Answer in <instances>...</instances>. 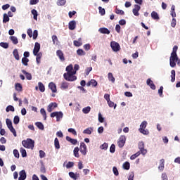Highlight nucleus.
<instances>
[{
	"label": "nucleus",
	"instance_id": "nucleus-1",
	"mask_svg": "<svg viewBox=\"0 0 180 180\" xmlns=\"http://www.w3.org/2000/svg\"><path fill=\"white\" fill-rule=\"evenodd\" d=\"M75 74L76 72H65L63 75V78L65 81H68L69 82L77 81V76H75Z\"/></svg>",
	"mask_w": 180,
	"mask_h": 180
},
{
	"label": "nucleus",
	"instance_id": "nucleus-2",
	"mask_svg": "<svg viewBox=\"0 0 180 180\" xmlns=\"http://www.w3.org/2000/svg\"><path fill=\"white\" fill-rule=\"evenodd\" d=\"M22 144L25 148H31V150H33L34 148V141L27 139V140H23L22 141Z\"/></svg>",
	"mask_w": 180,
	"mask_h": 180
},
{
	"label": "nucleus",
	"instance_id": "nucleus-3",
	"mask_svg": "<svg viewBox=\"0 0 180 180\" xmlns=\"http://www.w3.org/2000/svg\"><path fill=\"white\" fill-rule=\"evenodd\" d=\"M146 127H147V121H143L141 122V124L140 125L139 131H140V133H141L142 134L147 136L148 134H150V132L148 131V129H145Z\"/></svg>",
	"mask_w": 180,
	"mask_h": 180
},
{
	"label": "nucleus",
	"instance_id": "nucleus-4",
	"mask_svg": "<svg viewBox=\"0 0 180 180\" xmlns=\"http://www.w3.org/2000/svg\"><path fill=\"white\" fill-rule=\"evenodd\" d=\"M178 55L175 53H171V56L169 58V64L170 67L174 68L176 65V61H178Z\"/></svg>",
	"mask_w": 180,
	"mask_h": 180
},
{
	"label": "nucleus",
	"instance_id": "nucleus-5",
	"mask_svg": "<svg viewBox=\"0 0 180 180\" xmlns=\"http://www.w3.org/2000/svg\"><path fill=\"white\" fill-rule=\"evenodd\" d=\"M50 116L51 117H56V122H60L63 119L64 114L61 111H55L51 112Z\"/></svg>",
	"mask_w": 180,
	"mask_h": 180
},
{
	"label": "nucleus",
	"instance_id": "nucleus-6",
	"mask_svg": "<svg viewBox=\"0 0 180 180\" xmlns=\"http://www.w3.org/2000/svg\"><path fill=\"white\" fill-rule=\"evenodd\" d=\"M110 47L113 51L117 52L120 51V45L115 41L110 42Z\"/></svg>",
	"mask_w": 180,
	"mask_h": 180
},
{
	"label": "nucleus",
	"instance_id": "nucleus-7",
	"mask_svg": "<svg viewBox=\"0 0 180 180\" xmlns=\"http://www.w3.org/2000/svg\"><path fill=\"white\" fill-rule=\"evenodd\" d=\"M125 143H126V136H121L117 142L118 147H120V148H122V147H124Z\"/></svg>",
	"mask_w": 180,
	"mask_h": 180
},
{
	"label": "nucleus",
	"instance_id": "nucleus-8",
	"mask_svg": "<svg viewBox=\"0 0 180 180\" xmlns=\"http://www.w3.org/2000/svg\"><path fill=\"white\" fill-rule=\"evenodd\" d=\"M57 103H49L47 107V112H49V113H51L56 109V108H57Z\"/></svg>",
	"mask_w": 180,
	"mask_h": 180
},
{
	"label": "nucleus",
	"instance_id": "nucleus-9",
	"mask_svg": "<svg viewBox=\"0 0 180 180\" xmlns=\"http://www.w3.org/2000/svg\"><path fill=\"white\" fill-rule=\"evenodd\" d=\"M79 151L83 155H86V145L85 143H80Z\"/></svg>",
	"mask_w": 180,
	"mask_h": 180
},
{
	"label": "nucleus",
	"instance_id": "nucleus-10",
	"mask_svg": "<svg viewBox=\"0 0 180 180\" xmlns=\"http://www.w3.org/2000/svg\"><path fill=\"white\" fill-rule=\"evenodd\" d=\"M56 56H57V57H58V58H59V60H60V61H62V62L65 61V57H64V53L63 52V51L58 50L56 51Z\"/></svg>",
	"mask_w": 180,
	"mask_h": 180
},
{
	"label": "nucleus",
	"instance_id": "nucleus-11",
	"mask_svg": "<svg viewBox=\"0 0 180 180\" xmlns=\"http://www.w3.org/2000/svg\"><path fill=\"white\" fill-rule=\"evenodd\" d=\"M39 51H40V44H39V42H36L33 49L34 56L37 55V53H39Z\"/></svg>",
	"mask_w": 180,
	"mask_h": 180
},
{
	"label": "nucleus",
	"instance_id": "nucleus-12",
	"mask_svg": "<svg viewBox=\"0 0 180 180\" xmlns=\"http://www.w3.org/2000/svg\"><path fill=\"white\" fill-rule=\"evenodd\" d=\"M140 9H141V7L137 4L134 5V8H133L132 12L134 15V16H139V15H140V13H139V11H140Z\"/></svg>",
	"mask_w": 180,
	"mask_h": 180
},
{
	"label": "nucleus",
	"instance_id": "nucleus-13",
	"mask_svg": "<svg viewBox=\"0 0 180 180\" xmlns=\"http://www.w3.org/2000/svg\"><path fill=\"white\" fill-rule=\"evenodd\" d=\"M49 88L52 91L53 94H56L57 92V86L54 82H50L49 84Z\"/></svg>",
	"mask_w": 180,
	"mask_h": 180
},
{
	"label": "nucleus",
	"instance_id": "nucleus-14",
	"mask_svg": "<svg viewBox=\"0 0 180 180\" xmlns=\"http://www.w3.org/2000/svg\"><path fill=\"white\" fill-rule=\"evenodd\" d=\"M19 175H20V176L18 178V180H25V179H26V177H27L26 171L21 170L19 172Z\"/></svg>",
	"mask_w": 180,
	"mask_h": 180
},
{
	"label": "nucleus",
	"instance_id": "nucleus-15",
	"mask_svg": "<svg viewBox=\"0 0 180 180\" xmlns=\"http://www.w3.org/2000/svg\"><path fill=\"white\" fill-rule=\"evenodd\" d=\"M68 27L70 30H75V27H77V22L75 20L70 21Z\"/></svg>",
	"mask_w": 180,
	"mask_h": 180
},
{
	"label": "nucleus",
	"instance_id": "nucleus-16",
	"mask_svg": "<svg viewBox=\"0 0 180 180\" xmlns=\"http://www.w3.org/2000/svg\"><path fill=\"white\" fill-rule=\"evenodd\" d=\"M98 32L102 34H110V31L106 27H101L98 30Z\"/></svg>",
	"mask_w": 180,
	"mask_h": 180
},
{
	"label": "nucleus",
	"instance_id": "nucleus-17",
	"mask_svg": "<svg viewBox=\"0 0 180 180\" xmlns=\"http://www.w3.org/2000/svg\"><path fill=\"white\" fill-rule=\"evenodd\" d=\"M67 141H69V143H71V144H73V146H75L77 144L78 141L77 139H74L70 136H66Z\"/></svg>",
	"mask_w": 180,
	"mask_h": 180
},
{
	"label": "nucleus",
	"instance_id": "nucleus-18",
	"mask_svg": "<svg viewBox=\"0 0 180 180\" xmlns=\"http://www.w3.org/2000/svg\"><path fill=\"white\" fill-rule=\"evenodd\" d=\"M92 85V86H98V82H96V80L94 79H91V81L88 82L86 83V86H89Z\"/></svg>",
	"mask_w": 180,
	"mask_h": 180
},
{
	"label": "nucleus",
	"instance_id": "nucleus-19",
	"mask_svg": "<svg viewBox=\"0 0 180 180\" xmlns=\"http://www.w3.org/2000/svg\"><path fill=\"white\" fill-rule=\"evenodd\" d=\"M146 84L152 89H153V90L155 89V84H154V83H153V80H151V79H148L146 81Z\"/></svg>",
	"mask_w": 180,
	"mask_h": 180
},
{
	"label": "nucleus",
	"instance_id": "nucleus-20",
	"mask_svg": "<svg viewBox=\"0 0 180 180\" xmlns=\"http://www.w3.org/2000/svg\"><path fill=\"white\" fill-rule=\"evenodd\" d=\"M73 44L74 46H75L76 47H79L81 46H82V39L79 38L78 40H75L73 41Z\"/></svg>",
	"mask_w": 180,
	"mask_h": 180
},
{
	"label": "nucleus",
	"instance_id": "nucleus-21",
	"mask_svg": "<svg viewBox=\"0 0 180 180\" xmlns=\"http://www.w3.org/2000/svg\"><path fill=\"white\" fill-rule=\"evenodd\" d=\"M69 176H70L72 179L77 180L78 178H79V174H75L74 172H69Z\"/></svg>",
	"mask_w": 180,
	"mask_h": 180
},
{
	"label": "nucleus",
	"instance_id": "nucleus-22",
	"mask_svg": "<svg viewBox=\"0 0 180 180\" xmlns=\"http://www.w3.org/2000/svg\"><path fill=\"white\" fill-rule=\"evenodd\" d=\"M34 56H36V61L37 64H40V61L41 60V57L43 56V53H41V52H39L37 53V55H34Z\"/></svg>",
	"mask_w": 180,
	"mask_h": 180
},
{
	"label": "nucleus",
	"instance_id": "nucleus-23",
	"mask_svg": "<svg viewBox=\"0 0 180 180\" xmlns=\"http://www.w3.org/2000/svg\"><path fill=\"white\" fill-rule=\"evenodd\" d=\"M70 86V83L67 82H62L60 84V89H68Z\"/></svg>",
	"mask_w": 180,
	"mask_h": 180
},
{
	"label": "nucleus",
	"instance_id": "nucleus-24",
	"mask_svg": "<svg viewBox=\"0 0 180 180\" xmlns=\"http://www.w3.org/2000/svg\"><path fill=\"white\" fill-rule=\"evenodd\" d=\"M151 18L152 19H154V20H160V16L158 15V13L155 11H153L151 13Z\"/></svg>",
	"mask_w": 180,
	"mask_h": 180
},
{
	"label": "nucleus",
	"instance_id": "nucleus-25",
	"mask_svg": "<svg viewBox=\"0 0 180 180\" xmlns=\"http://www.w3.org/2000/svg\"><path fill=\"white\" fill-rule=\"evenodd\" d=\"M160 165L158 167L159 171H164V164L165 163V160L161 159L160 161Z\"/></svg>",
	"mask_w": 180,
	"mask_h": 180
},
{
	"label": "nucleus",
	"instance_id": "nucleus-26",
	"mask_svg": "<svg viewBox=\"0 0 180 180\" xmlns=\"http://www.w3.org/2000/svg\"><path fill=\"white\" fill-rule=\"evenodd\" d=\"M73 153L76 158H79V148L75 147L74 148Z\"/></svg>",
	"mask_w": 180,
	"mask_h": 180
},
{
	"label": "nucleus",
	"instance_id": "nucleus-27",
	"mask_svg": "<svg viewBox=\"0 0 180 180\" xmlns=\"http://www.w3.org/2000/svg\"><path fill=\"white\" fill-rule=\"evenodd\" d=\"M22 74L25 75V77L28 79V81L32 80V74L26 72V70H22Z\"/></svg>",
	"mask_w": 180,
	"mask_h": 180
},
{
	"label": "nucleus",
	"instance_id": "nucleus-28",
	"mask_svg": "<svg viewBox=\"0 0 180 180\" xmlns=\"http://www.w3.org/2000/svg\"><path fill=\"white\" fill-rule=\"evenodd\" d=\"M92 131H94V128L89 127L86 128L83 131L84 134H91Z\"/></svg>",
	"mask_w": 180,
	"mask_h": 180
},
{
	"label": "nucleus",
	"instance_id": "nucleus-29",
	"mask_svg": "<svg viewBox=\"0 0 180 180\" xmlns=\"http://www.w3.org/2000/svg\"><path fill=\"white\" fill-rule=\"evenodd\" d=\"M13 55L14 56V58L15 60H20V58L19 57V52L18 51V49H14L13 51Z\"/></svg>",
	"mask_w": 180,
	"mask_h": 180
},
{
	"label": "nucleus",
	"instance_id": "nucleus-30",
	"mask_svg": "<svg viewBox=\"0 0 180 180\" xmlns=\"http://www.w3.org/2000/svg\"><path fill=\"white\" fill-rule=\"evenodd\" d=\"M38 86L40 92H44L46 91V88L44 87V84H43V83L39 82L38 83Z\"/></svg>",
	"mask_w": 180,
	"mask_h": 180
},
{
	"label": "nucleus",
	"instance_id": "nucleus-31",
	"mask_svg": "<svg viewBox=\"0 0 180 180\" xmlns=\"http://www.w3.org/2000/svg\"><path fill=\"white\" fill-rule=\"evenodd\" d=\"M54 146L56 150H60V141H58V138H56L54 140Z\"/></svg>",
	"mask_w": 180,
	"mask_h": 180
},
{
	"label": "nucleus",
	"instance_id": "nucleus-32",
	"mask_svg": "<svg viewBox=\"0 0 180 180\" xmlns=\"http://www.w3.org/2000/svg\"><path fill=\"white\" fill-rule=\"evenodd\" d=\"M10 40L14 44H18L19 43V41L18 40V37L15 36L10 37Z\"/></svg>",
	"mask_w": 180,
	"mask_h": 180
},
{
	"label": "nucleus",
	"instance_id": "nucleus-33",
	"mask_svg": "<svg viewBox=\"0 0 180 180\" xmlns=\"http://www.w3.org/2000/svg\"><path fill=\"white\" fill-rule=\"evenodd\" d=\"M10 18L8 15V14L4 13L3 15V23H8V22H9Z\"/></svg>",
	"mask_w": 180,
	"mask_h": 180
},
{
	"label": "nucleus",
	"instance_id": "nucleus-34",
	"mask_svg": "<svg viewBox=\"0 0 180 180\" xmlns=\"http://www.w3.org/2000/svg\"><path fill=\"white\" fill-rule=\"evenodd\" d=\"M66 71L67 72H75V71H74V67H72V65H69L67 66Z\"/></svg>",
	"mask_w": 180,
	"mask_h": 180
},
{
	"label": "nucleus",
	"instance_id": "nucleus-35",
	"mask_svg": "<svg viewBox=\"0 0 180 180\" xmlns=\"http://www.w3.org/2000/svg\"><path fill=\"white\" fill-rule=\"evenodd\" d=\"M108 77L109 81H111V82H112V84H114L115 79V77H113V74H112L111 72H109L108 74Z\"/></svg>",
	"mask_w": 180,
	"mask_h": 180
},
{
	"label": "nucleus",
	"instance_id": "nucleus-36",
	"mask_svg": "<svg viewBox=\"0 0 180 180\" xmlns=\"http://www.w3.org/2000/svg\"><path fill=\"white\" fill-rule=\"evenodd\" d=\"M40 113H41V115H42L44 120H46V119H47V114H46V110H44V108H41L40 110Z\"/></svg>",
	"mask_w": 180,
	"mask_h": 180
},
{
	"label": "nucleus",
	"instance_id": "nucleus-37",
	"mask_svg": "<svg viewBox=\"0 0 180 180\" xmlns=\"http://www.w3.org/2000/svg\"><path fill=\"white\" fill-rule=\"evenodd\" d=\"M99 13L101 16H104L105 15L106 11H105V8H102L101 6L98 7Z\"/></svg>",
	"mask_w": 180,
	"mask_h": 180
},
{
	"label": "nucleus",
	"instance_id": "nucleus-38",
	"mask_svg": "<svg viewBox=\"0 0 180 180\" xmlns=\"http://www.w3.org/2000/svg\"><path fill=\"white\" fill-rule=\"evenodd\" d=\"M35 125L37 126V127H38V129H39L40 130H44V125H43V123L41 122H36Z\"/></svg>",
	"mask_w": 180,
	"mask_h": 180
},
{
	"label": "nucleus",
	"instance_id": "nucleus-39",
	"mask_svg": "<svg viewBox=\"0 0 180 180\" xmlns=\"http://www.w3.org/2000/svg\"><path fill=\"white\" fill-rule=\"evenodd\" d=\"M20 152L21 153L22 157H23V158L27 157V153H26V149L21 148L20 149Z\"/></svg>",
	"mask_w": 180,
	"mask_h": 180
},
{
	"label": "nucleus",
	"instance_id": "nucleus-40",
	"mask_svg": "<svg viewBox=\"0 0 180 180\" xmlns=\"http://www.w3.org/2000/svg\"><path fill=\"white\" fill-rule=\"evenodd\" d=\"M15 86V89L18 91V92H22V84H20V83H16Z\"/></svg>",
	"mask_w": 180,
	"mask_h": 180
},
{
	"label": "nucleus",
	"instance_id": "nucleus-41",
	"mask_svg": "<svg viewBox=\"0 0 180 180\" xmlns=\"http://www.w3.org/2000/svg\"><path fill=\"white\" fill-rule=\"evenodd\" d=\"M6 112H15V107L13 105H8L6 108Z\"/></svg>",
	"mask_w": 180,
	"mask_h": 180
},
{
	"label": "nucleus",
	"instance_id": "nucleus-42",
	"mask_svg": "<svg viewBox=\"0 0 180 180\" xmlns=\"http://www.w3.org/2000/svg\"><path fill=\"white\" fill-rule=\"evenodd\" d=\"M82 112L83 113H84L85 115H87V113H89V112H91V107L87 106L85 107L82 109Z\"/></svg>",
	"mask_w": 180,
	"mask_h": 180
},
{
	"label": "nucleus",
	"instance_id": "nucleus-43",
	"mask_svg": "<svg viewBox=\"0 0 180 180\" xmlns=\"http://www.w3.org/2000/svg\"><path fill=\"white\" fill-rule=\"evenodd\" d=\"M171 82H175V70H172L171 71Z\"/></svg>",
	"mask_w": 180,
	"mask_h": 180
},
{
	"label": "nucleus",
	"instance_id": "nucleus-44",
	"mask_svg": "<svg viewBox=\"0 0 180 180\" xmlns=\"http://www.w3.org/2000/svg\"><path fill=\"white\" fill-rule=\"evenodd\" d=\"M6 123L7 124V127L8 129L11 128V127H13V125H12V121L10 120V119H6Z\"/></svg>",
	"mask_w": 180,
	"mask_h": 180
},
{
	"label": "nucleus",
	"instance_id": "nucleus-45",
	"mask_svg": "<svg viewBox=\"0 0 180 180\" xmlns=\"http://www.w3.org/2000/svg\"><path fill=\"white\" fill-rule=\"evenodd\" d=\"M66 2L67 1L65 0H58L57 5H58V6H64Z\"/></svg>",
	"mask_w": 180,
	"mask_h": 180
},
{
	"label": "nucleus",
	"instance_id": "nucleus-46",
	"mask_svg": "<svg viewBox=\"0 0 180 180\" xmlns=\"http://www.w3.org/2000/svg\"><path fill=\"white\" fill-rule=\"evenodd\" d=\"M123 168L124 169H127V170L130 169V163L129 162H125L123 164Z\"/></svg>",
	"mask_w": 180,
	"mask_h": 180
},
{
	"label": "nucleus",
	"instance_id": "nucleus-47",
	"mask_svg": "<svg viewBox=\"0 0 180 180\" xmlns=\"http://www.w3.org/2000/svg\"><path fill=\"white\" fill-rule=\"evenodd\" d=\"M8 129L11 133H13L14 137H18V134H16V130L15 129V128H13V127H11L10 128H8Z\"/></svg>",
	"mask_w": 180,
	"mask_h": 180
},
{
	"label": "nucleus",
	"instance_id": "nucleus-48",
	"mask_svg": "<svg viewBox=\"0 0 180 180\" xmlns=\"http://www.w3.org/2000/svg\"><path fill=\"white\" fill-rule=\"evenodd\" d=\"M8 129L11 133H13L14 137H18V134H16V130L15 129V128H13V127H11L10 128H8Z\"/></svg>",
	"mask_w": 180,
	"mask_h": 180
},
{
	"label": "nucleus",
	"instance_id": "nucleus-49",
	"mask_svg": "<svg viewBox=\"0 0 180 180\" xmlns=\"http://www.w3.org/2000/svg\"><path fill=\"white\" fill-rule=\"evenodd\" d=\"M19 122H20V118H19V116L15 115L13 119L14 124H18Z\"/></svg>",
	"mask_w": 180,
	"mask_h": 180
},
{
	"label": "nucleus",
	"instance_id": "nucleus-50",
	"mask_svg": "<svg viewBox=\"0 0 180 180\" xmlns=\"http://www.w3.org/2000/svg\"><path fill=\"white\" fill-rule=\"evenodd\" d=\"M107 103L110 108H114V109H116V104H115L113 101L110 100Z\"/></svg>",
	"mask_w": 180,
	"mask_h": 180
},
{
	"label": "nucleus",
	"instance_id": "nucleus-51",
	"mask_svg": "<svg viewBox=\"0 0 180 180\" xmlns=\"http://www.w3.org/2000/svg\"><path fill=\"white\" fill-rule=\"evenodd\" d=\"M32 14L34 15V20H37V11L36 9H33L31 11Z\"/></svg>",
	"mask_w": 180,
	"mask_h": 180
},
{
	"label": "nucleus",
	"instance_id": "nucleus-52",
	"mask_svg": "<svg viewBox=\"0 0 180 180\" xmlns=\"http://www.w3.org/2000/svg\"><path fill=\"white\" fill-rule=\"evenodd\" d=\"M22 63L23 65L27 66L28 65L27 63H29V58H22Z\"/></svg>",
	"mask_w": 180,
	"mask_h": 180
},
{
	"label": "nucleus",
	"instance_id": "nucleus-53",
	"mask_svg": "<svg viewBox=\"0 0 180 180\" xmlns=\"http://www.w3.org/2000/svg\"><path fill=\"white\" fill-rule=\"evenodd\" d=\"M77 56H85L86 53L82 49H78L77 51Z\"/></svg>",
	"mask_w": 180,
	"mask_h": 180
},
{
	"label": "nucleus",
	"instance_id": "nucleus-54",
	"mask_svg": "<svg viewBox=\"0 0 180 180\" xmlns=\"http://www.w3.org/2000/svg\"><path fill=\"white\" fill-rule=\"evenodd\" d=\"M0 46L1 47H3V49H8L9 47V44L6 42H1Z\"/></svg>",
	"mask_w": 180,
	"mask_h": 180
},
{
	"label": "nucleus",
	"instance_id": "nucleus-55",
	"mask_svg": "<svg viewBox=\"0 0 180 180\" xmlns=\"http://www.w3.org/2000/svg\"><path fill=\"white\" fill-rule=\"evenodd\" d=\"M68 131L69 133H72V134H73V136H77V131H75V129H74L73 128H69L68 129Z\"/></svg>",
	"mask_w": 180,
	"mask_h": 180
},
{
	"label": "nucleus",
	"instance_id": "nucleus-56",
	"mask_svg": "<svg viewBox=\"0 0 180 180\" xmlns=\"http://www.w3.org/2000/svg\"><path fill=\"white\" fill-rule=\"evenodd\" d=\"M140 155V152H137L136 153L132 155L130 157V160H136V158H137V157H139Z\"/></svg>",
	"mask_w": 180,
	"mask_h": 180
},
{
	"label": "nucleus",
	"instance_id": "nucleus-57",
	"mask_svg": "<svg viewBox=\"0 0 180 180\" xmlns=\"http://www.w3.org/2000/svg\"><path fill=\"white\" fill-rule=\"evenodd\" d=\"M115 13H117V15H124V11L119 8H115Z\"/></svg>",
	"mask_w": 180,
	"mask_h": 180
},
{
	"label": "nucleus",
	"instance_id": "nucleus-58",
	"mask_svg": "<svg viewBox=\"0 0 180 180\" xmlns=\"http://www.w3.org/2000/svg\"><path fill=\"white\" fill-rule=\"evenodd\" d=\"M116 151V146H115V144H112L110 148V153H115Z\"/></svg>",
	"mask_w": 180,
	"mask_h": 180
},
{
	"label": "nucleus",
	"instance_id": "nucleus-59",
	"mask_svg": "<svg viewBox=\"0 0 180 180\" xmlns=\"http://www.w3.org/2000/svg\"><path fill=\"white\" fill-rule=\"evenodd\" d=\"M140 151V154H142V155H146V154H147V149H145L144 148H143L142 149H139Z\"/></svg>",
	"mask_w": 180,
	"mask_h": 180
},
{
	"label": "nucleus",
	"instance_id": "nucleus-60",
	"mask_svg": "<svg viewBox=\"0 0 180 180\" xmlns=\"http://www.w3.org/2000/svg\"><path fill=\"white\" fill-rule=\"evenodd\" d=\"M105 119L103 118V117H102V114L98 113V121L100 122V123H103Z\"/></svg>",
	"mask_w": 180,
	"mask_h": 180
},
{
	"label": "nucleus",
	"instance_id": "nucleus-61",
	"mask_svg": "<svg viewBox=\"0 0 180 180\" xmlns=\"http://www.w3.org/2000/svg\"><path fill=\"white\" fill-rule=\"evenodd\" d=\"M100 148H101V150H108V143H104L103 144H102V145L100 146Z\"/></svg>",
	"mask_w": 180,
	"mask_h": 180
},
{
	"label": "nucleus",
	"instance_id": "nucleus-62",
	"mask_svg": "<svg viewBox=\"0 0 180 180\" xmlns=\"http://www.w3.org/2000/svg\"><path fill=\"white\" fill-rule=\"evenodd\" d=\"M13 154H14V156L15 157V158H19L20 155H19V151L18 150L14 149Z\"/></svg>",
	"mask_w": 180,
	"mask_h": 180
},
{
	"label": "nucleus",
	"instance_id": "nucleus-63",
	"mask_svg": "<svg viewBox=\"0 0 180 180\" xmlns=\"http://www.w3.org/2000/svg\"><path fill=\"white\" fill-rule=\"evenodd\" d=\"M112 171H113L114 175H115V176H117V175H119V171L117 170V168L116 167H114L112 168Z\"/></svg>",
	"mask_w": 180,
	"mask_h": 180
},
{
	"label": "nucleus",
	"instance_id": "nucleus-64",
	"mask_svg": "<svg viewBox=\"0 0 180 180\" xmlns=\"http://www.w3.org/2000/svg\"><path fill=\"white\" fill-rule=\"evenodd\" d=\"M39 4V0H30V5H37Z\"/></svg>",
	"mask_w": 180,
	"mask_h": 180
}]
</instances>
